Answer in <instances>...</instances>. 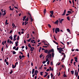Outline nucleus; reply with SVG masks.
Wrapping results in <instances>:
<instances>
[{
	"label": "nucleus",
	"mask_w": 79,
	"mask_h": 79,
	"mask_svg": "<svg viewBox=\"0 0 79 79\" xmlns=\"http://www.w3.org/2000/svg\"><path fill=\"white\" fill-rule=\"evenodd\" d=\"M60 31V28H56L55 30V32L56 34H57V33H58V32H59Z\"/></svg>",
	"instance_id": "f257e3e1"
},
{
	"label": "nucleus",
	"mask_w": 79,
	"mask_h": 79,
	"mask_svg": "<svg viewBox=\"0 0 79 79\" xmlns=\"http://www.w3.org/2000/svg\"><path fill=\"white\" fill-rule=\"evenodd\" d=\"M46 58H52V54H48V55L46 56Z\"/></svg>",
	"instance_id": "f03ea898"
},
{
	"label": "nucleus",
	"mask_w": 79,
	"mask_h": 79,
	"mask_svg": "<svg viewBox=\"0 0 79 79\" xmlns=\"http://www.w3.org/2000/svg\"><path fill=\"white\" fill-rule=\"evenodd\" d=\"M16 37H17V35H14L13 38L14 41H15V40H16Z\"/></svg>",
	"instance_id": "7ed1b4c3"
},
{
	"label": "nucleus",
	"mask_w": 79,
	"mask_h": 79,
	"mask_svg": "<svg viewBox=\"0 0 79 79\" xmlns=\"http://www.w3.org/2000/svg\"><path fill=\"white\" fill-rule=\"evenodd\" d=\"M39 73V72L37 70H35V75H36V76H37V73Z\"/></svg>",
	"instance_id": "20e7f679"
},
{
	"label": "nucleus",
	"mask_w": 79,
	"mask_h": 79,
	"mask_svg": "<svg viewBox=\"0 0 79 79\" xmlns=\"http://www.w3.org/2000/svg\"><path fill=\"white\" fill-rule=\"evenodd\" d=\"M66 14V10H64L63 14H62V16H64Z\"/></svg>",
	"instance_id": "39448f33"
},
{
	"label": "nucleus",
	"mask_w": 79,
	"mask_h": 79,
	"mask_svg": "<svg viewBox=\"0 0 79 79\" xmlns=\"http://www.w3.org/2000/svg\"><path fill=\"white\" fill-rule=\"evenodd\" d=\"M63 21H64V19H61V20H59V22L61 24H62V22Z\"/></svg>",
	"instance_id": "423d86ee"
},
{
	"label": "nucleus",
	"mask_w": 79,
	"mask_h": 79,
	"mask_svg": "<svg viewBox=\"0 0 79 79\" xmlns=\"http://www.w3.org/2000/svg\"><path fill=\"white\" fill-rule=\"evenodd\" d=\"M48 51L47 49H45L44 50V52L45 53H47L48 54Z\"/></svg>",
	"instance_id": "0eeeda50"
},
{
	"label": "nucleus",
	"mask_w": 79,
	"mask_h": 79,
	"mask_svg": "<svg viewBox=\"0 0 79 79\" xmlns=\"http://www.w3.org/2000/svg\"><path fill=\"white\" fill-rule=\"evenodd\" d=\"M74 59H75V61H76V62H77V58L76 57H75L74 58Z\"/></svg>",
	"instance_id": "6e6552de"
},
{
	"label": "nucleus",
	"mask_w": 79,
	"mask_h": 79,
	"mask_svg": "<svg viewBox=\"0 0 79 79\" xmlns=\"http://www.w3.org/2000/svg\"><path fill=\"white\" fill-rule=\"evenodd\" d=\"M28 17L30 18V17H27V18L25 19V21H28L29 20Z\"/></svg>",
	"instance_id": "1a4fd4ad"
},
{
	"label": "nucleus",
	"mask_w": 79,
	"mask_h": 79,
	"mask_svg": "<svg viewBox=\"0 0 79 79\" xmlns=\"http://www.w3.org/2000/svg\"><path fill=\"white\" fill-rule=\"evenodd\" d=\"M9 38L10 39L12 40H13V37H12V35H11L9 37Z\"/></svg>",
	"instance_id": "9d476101"
},
{
	"label": "nucleus",
	"mask_w": 79,
	"mask_h": 79,
	"mask_svg": "<svg viewBox=\"0 0 79 79\" xmlns=\"http://www.w3.org/2000/svg\"><path fill=\"white\" fill-rule=\"evenodd\" d=\"M35 71V69H32V74H34Z\"/></svg>",
	"instance_id": "9b49d317"
},
{
	"label": "nucleus",
	"mask_w": 79,
	"mask_h": 79,
	"mask_svg": "<svg viewBox=\"0 0 79 79\" xmlns=\"http://www.w3.org/2000/svg\"><path fill=\"white\" fill-rule=\"evenodd\" d=\"M55 24H58V20H57V21H56L55 22Z\"/></svg>",
	"instance_id": "f8f14e48"
},
{
	"label": "nucleus",
	"mask_w": 79,
	"mask_h": 79,
	"mask_svg": "<svg viewBox=\"0 0 79 79\" xmlns=\"http://www.w3.org/2000/svg\"><path fill=\"white\" fill-rule=\"evenodd\" d=\"M71 72L72 75H74V71H71Z\"/></svg>",
	"instance_id": "ddd939ff"
},
{
	"label": "nucleus",
	"mask_w": 79,
	"mask_h": 79,
	"mask_svg": "<svg viewBox=\"0 0 79 79\" xmlns=\"http://www.w3.org/2000/svg\"><path fill=\"white\" fill-rule=\"evenodd\" d=\"M44 15H45V13H46V9H44Z\"/></svg>",
	"instance_id": "4468645a"
},
{
	"label": "nucleus",
	"mask_w": 79,
	"mask_h": 79,
	"mask_svg": "<svg viewBox=\"0 0 79 79\" xmlns=\"http://www.w3.org/2000/svg\"><path fill=\"white\" fill-rule=\"evenodd\" d=\"M30 18L31 20V22H32V21H33V19L32 18V16L30 17Z\"/></svg>",
	"instance_id": "2eb2a0df"
},
{
	"label": "nucleus",
	"mask_w": 79,
	"mask_h": 79,
	"mask_svg": "<svg viewBox=\"0 0 79 79\" xmlns=\"http://www.w3.org/2000/svg\"><path fill=\"white\" fill-rule=\"evenodd\" d=\"M77 70H76L75 71V74H74L75 76H76V74H77Z\"/></svg>",
	"instance_id": "dca6fc26"
},
{
	"label": "nucleus",
	"mask_w": 79,
	"mask_h": 79,
	"mask_svg": "<svg viewBox=\"0 0 79 79\" xmlns=\"http://www.w3.org/2000/svg\"><path fill=\"white\" fill-rule=\"evenodd\" d=\"M51 50H49V51H48V54H51L50 53H51Z\"/></svg>",
	"instance_id": "f3484780"
},
{
	"label": "nucleus",
	"mask_w": 79,
	"mask_h": 79,
	"mask_svg": "<svg viewBox=\"0 0 79 79\" xmlns=\"http://www.w3.org/2000/svg\"><path fill=\"white\" fill-rule=\"evenodd\" d=\"M67 31H68V32H70V34H71V33L70 32H71V31H70V30H69V29H67Z\"/></svg>",
	"instance_id": "a211bd4d"
},
{
	"label": "nucleus",
	"mask_w": 79,
	"mask_h": 79,
	"mask_svg": "<svg viewBox=\"0 0 79 79\" xmlns=\"http://www.w3.org/2000/svg\"><path fill=\"white\" fill-rule=\"evenodd\" d=\"M50 13H51V15H53V10L51 11Z\"/></svg>",
	"instance_id": "6ab92c4d"
},
{
	"label": "nucleus",
	"mask_w": 79,
	"mask_h": 79,
	"mask_svg": "<svg viewBox=\"0 0 79 79\" xmlns=\"http://www.w3.org/2000/svg\"><path fill=\"white\" fill-rule=\"evenodd\" d=\"M67 19H68V21H70V19L69 18V16L67 17Z\"/></svg>",
	"instance_id": "aec40b11"
},
{
	"label": "nucleus",
	"mask_w": 79,
	"mask_h": 79,
	"mask_svg": "<svg viewBox=\"0 0 79 79\" xmlns=\"http://www.w3.org/2000/svg\"><path fill=\"white\" fill-rule=\"evenodd\" d=\"M28 47H30V48L32 47H31V44L30 43L28 44Z\"/></svg>",
	"instance_id": "412c9836"
},
{
	"label": "nucleus",
	"mask_w": 79,
	"mask_h": 79,
	"mask_svg": "<svg viewBox=\"0 0 79 79\" xmlns=\"http://www.w3.org/2000/svg\"><path fill=\"white\" fill-rule=\"evenodd\" d=\"M51 78H53V73H51Z\"/></svg>",
	"instance_id": "4be33fe9"
},
{
	"label": "nucleus",
	"mask_w": 79,
	"mask_h": 79,
	"mask_svg": "<svg viewBox=\"0 0 79 79\" xmlns=\"http://www.w3.org/2000/svg\"><path fill=\"white\" fill-rule=\"evenodd\" d=\"M76 77H77L78 76V71L77 72V74H76Z\"/></svg>",
	"instance_id": "5701e85b"
},
{
	"label": "nucleus",
	"mask_w": 79,
	"mask_h": 79,
	"mask_svg": "<svg viewBox=\"0 0 79 79\" xmlns=\"http://www.w3.org/2000/svg\"><path fill=\"white\" fill-rule=\"evenodd\" d=\"M67 13H70V14H72L71 13H72V12L70 11H68Z\"/></svg>",
	"instance_id": "b1692460"
},
{
	"label": "nucleus",
	"mask_w": 79,
	"mask_h": 79,
	"mask_svg": "<svg viewBox=\"0 0 79 79\" xmlns=\"http://www.w3.org/2000/svg\"><path fill=\"white\" fill-rule=\"evenodd\" d=\"M28 15H30V17H31V16H32L31 15V13H29V12H28Z\"/></svg>",
	"instance_id": "393cba45"
},
{
	"label": "nucleus",
	"mask_w": 79,
	"mask_h": 79,
	"mask_svg": "<svg viewBox=\"0 0 79 79\" xmlns=\"http://www.w3.org/2000/svg\"><path fill=\"white\" fill-rule=\"evenodd\" d=\"M40 74L41 76H43V72H40Z\"/></svg>",
	"instance_id": "a878e982"
},
{
	"label": "nucleus",
	"mask_w": 79,
	"mask_h": 79,
	"mask_svg": "<svg viewBox=\"0 0 79 79\" xmlns=\"http://www.w3.org/2000/svg\"><path fill=\"white\" fill-rule=\"evenodd\" d=\"M50 50L51 52H53V53H54V50H53V49H51Z\"/></svg>",
	"instance_id": "bb28decb"
},
{
	"label": "nucleus",
	"mask_w": 79,
	"mask_h": 79,
	"mask_svg": "<svg viewBox=\"0 0 79 79\" xmlns=\"http://www.w3.org/2000/svg\"><path fill=\"white\" fill-rule=\"evenodd\" d=\"M42 49V48L41 47H40L39 49V52H40V51L41 50V49Z\"/></svg>",
	"instance_id": "cd10ccee"
},
{
	"label": "nucleus",
	"mask_w": 79,
	"mask_h": 79,
	"mask_svg": "<svg viewBox=\"0 0 79 79\" xmlns=\"http://www.w3.org/2000/svg\"><path fill=\"white\" fill-rule=\"evenodd\" d=\"M55 28H53L52 29V30L53 31V33H54L55 32Z\"/></svg>",
	"instance_id": "c85d7f7f"
},
{
	"label": "nucleus",
	"mask_w": 79,
	"mask_h": 79,
	"mask_svg": "<svg viewBox=\"0 0 79 79\" xmlns=\"http://www.w3.org/2000/svg\"><path fill=\"white\" fill-rule=\"evenodd\" d=\"M12 53L13 54V55H15V54H16V52L15 51H13Z\"/></svg>",
	"instance_id": "c756f323"
},
{
	"label": "nucleus",
	"mask_w": 79,
	"mask_h": 79,
	"mask_svg": "<svg viewBox=\"0 0 79 79\" xmlns=\"http://www.w3.org/2000/svg\"><path fill=\"white\" fill-rule=\"evenodd\" d=\"M43 56V55L42 56V54H40V58H42Z\"/></svg>",
	"instance_id": "7c9ffc66"
},
{
	"label": "nucleus",
	"mask_w": 79,
	"mask_h": 79,
	"mask_svg": "<svg viewBox=\"0 0 79 79\" xmlns=\"http://www.w3.org/2000/svg\"><path fill=\"white\" fill-rule=\"evenodd\" d=\"M63 76L64 77H67V76H66L65 74H64Z\"/></svg>",
	"instance_id": "2f4dec72"
},
{
	"label": "nucleus",
	"mask_w": 79,
	"mask_h": 79,
	"mask_svg": "<svg viewBox=\"0 0 79 79\" xmlns=\"http://www.w3.org/2000/svg\"><path fill=\"white\" fill-rule=\"evenodd\" d=\"M12 68L13 69H14V68H15V65H13V64H12Z\"/></svg>",
	"instance_id": "473e14b6"
},
{
	"label": "nucleus",
	"mask_w": 79,
	"mask_h": 79,
	"mask_svg": "<svg viewBox=\"0 0 79 79\" xmlns=\"http://www.w3.org/2000/svg\"><path fill=\"white\" fill-rule=\"evenodd\" d=\"M30 48H31L30 49V50L31 52H33V49H32V48L31 47Z\"/></svg>",
	"instance_id": "72a5a7b5"
},
{
	"label": "nucleus",
	"mask_w": 79,
	"mask_h": 79,
	"mask_svg": "<svg viewBox=\"0 0 79 79\" xmlns=\"http://www.w3.org/2000/svg\"><path fill=\"white\" fill-rule=\"evenodd\" d=\"M57 50H59V51H60L61 49L60 48H58V47H57Z\"/></svg>",
	"instance_id": "f704fd0d"
},
{
	"label": "nucleus",
	"mask_w": 79,
	"mask_h": 79,
	"mask_svg": "<svg viewBox=\"0 0 79 79\" xmlns=\"http://www.w3.org/2000/svg\"><path fill=\"white\" fill-rule=\"evenodd\" d=\"M43 48H47V47H48V46H43Z\"/></svg>",
	"instance_id": "c9c22d12"
},
{
	"label": "nucleus",
	"mask_w": 79,
	"mask_h": 79,
	"mask_svg": "<svg viewBox=\"0 0 79 79\" xmlns=\"http://www.w3.org/2000/svg\"><path fill=\"white\" fill-rule=\"evenodd\" d=\"M15 44L16 47H18V44H17V42H15Z\"/></svg>",
	"instance_id": "e433bc0d"
},
{
	"label": "nucleus",
	"mask_w": 79,
	"mask_h": 79,
	"mask_svg": "<svg viewBox=\"0 0 79 79\" xmlns=\"http://www.w3.org/2000/svg\"><path fill=\"white\" fill-rule=\"evenodd\" d=\"M48 26L50 28H51V25H50V24H48Z\"/></svg>",
	"instance_id": "4c0bfd02"
},
{
	"label": "nucleus",
	"mask_w": 79,
	"mask_h": 79,
	"mask_svg": "<svg viewBox=\"0 0 79 79\" xmlns=\"http://www.w3.org/2000/svg\"><path fill=\"white\" fill-rule=\"evenodd\" d=\"M54 55H55V54H54V53H52V57H54Z\"/></svg>",
	"instance_id": "58836bf2"
},
{
	"label": "nucleus",
	"mask_w": 79,
	"mask_h": 79,
	"mask_svg": "<svg viewBox=\"0 0 79 79\" xmlns=\"http://www.w3.org/2000/svg\"><path fill=\"white\" fill-rule=\"evenodd\" d=\"M60 52H64V50H63V48H62L60 49Z\"/></svg>",
	"instance_id": "ea45409f"
},
{
	"label": "nucleus",
	"mask_w": 79,
	"mask_h": 79,
	"mask_svg": "<svg viewBox=\"0 0 79 79\" xmlns=\"http://www.w3.org/2000/svg\"><path fill=\"white\" fill-rule=\"evenodd\" d=\"M19 36H18V37H17V40H19Z\"/></svg>",
	"instance_id": "a19ab883"
},
{
	"label": "nucleus",
	"mask_w": 79,
	"mask_h": 79,
	"mask_svg": "<svg viewBox=\"0 0 79 79\" xmlns=\"http://www.w3.org/2000/svg\"><path fill=\"white\" fill-rule=\"evenodd\" d=\"M18 49H19V47H17V48L15 49V50H18Z\"/></svg>",
	"instance_id": "79ce46f5"
},
{
	"label": "nucleus",
	"mask_w": 79,
	"mask_h": 79,
	"mask_svg": "<svg viewBox=\"0 0 79 79\" xmlns=\"http://www.w3.org/2000/svg\"><path fill=\"white\" fill-rule=\"evenodd\" d=\"M16 46H15L14 47H13V49H14V50H15V49H16Z\"/></svg>",
	"instance_id": "37998d69"
},
{
	"label": "nucleus",
	"mask_w": 79,
	"mask_h": 79,
	"mask_svg": "<svg viewBox=\"0 0 79 79\" xmlns=\"http://www.w3.org/2000/svg\"><path fill=\"white\" fill-rule=\"evenodd\" d=\"M49 63H50V60H48V61L47 62V64H49Z\"/></svg>",
	"instance_id": "c03bdc74"
},
{
	"label": "nucleus",
	"mask_w": 79,
	"mask_h": 79,
	"mask_svg": "<svg viewBox=\"0 0 79 79\" xmlns=\"http://www.w3.org/2000/svg\"><path fill=\"white\" fill-rule=\"evenodd\" d=\"M1 51L3 52V47L1 48Z\"/></svg>",
	"instance_id": "a18cd8bd"
},
{
	"label": "nucleus",
	"mask_w": 79,
	"mask_h": 79,
	"mask_svg": "<svg viewBox=\"0 0 79 79\" xmlns=\"http://www.w3.org/2000/svg\"><path fill=\"white\" fill-rule=\"evenodd\" d=\"M53 37H54V38L55 39V40H57L56 39V38H55V36L54 35H53Z\"/></svg>",
	"instance_id": "49530a36"
},
{
	"label": "nucleus",
	"mask_w": 79,
	"mask_h": 79,
	"mask_svg": "<svg viewBox=\"0 0 79 79\" xmlns=\"http://www.w3.org/2000/svg\"><path fill=\"white\" fill-rule=\"evenodd\" d=\"M23 19H25L26 18V16H24L23 17Z\"/></svg>",
	"instance_id": "de8ad7c7"
},
{
	"label": "nucleus",
	"mask_w": 79,
	"mask_h": 79,
	"mask_svg": "<svg viewBox=\"0 0 79 79\" xmlns=\"http://www.w3.org/2000/svg\"><path fill=\"white\" fill-rule=\"evenodd\" d=\"M45 63H46V61H43V64H45Z\"/></svg>",
	"instance_id": "09e8293b"
},
{
	"label": "nucleus",
	"mask_w": 79,
	"mask_h": 79,
	"mask_svg": "<svg viewBox=\"0 0 79 79\" xmlns=\"http://www.w3.org/2000/svg\"><path fill=\"white\" fill-rule=\"evenodd\" d=\"M18 62H16V63L15 64V65H18Z\"/></svg>",
	"instance_id": "8fccbe9b"
},
{
	"label": "nucleus",
	"mask_w": 79,
	"mask_h": 79,
	"mask_svg": "<svg viewBox=\"0 0 79 79\" xmlns=\"http://www.w3.org/2000/svg\"><path fill=\"white\" fill-rule=\"evenodd\" d=\"M27 56L28 57V58H29V53H28L27 55Z\"/></svg>",
	"instance_id": "3c124183"
},
{
	"label": "nucleus",
	"mask_w": 79,
	"mask_h": 79,
	"mask_svg": "<svg viewBox=\"0 0 79 79\" xmlns=\"http://www.w3.org/2000/svg\"><path fill=\"white\" fill-rule=\"evenodd\" d=\"M50 68V71H52V67H51L50 66L49 67Z\"/></svg>",
	"instance_id": "603ef678"
},
{
	"label": "nucleus",
	"mask_w": 79,
	"mask_h": 79,
	"mask_svg": "<svg viewBox=\"0 0 79 79\" xmlns=\"http://www.w3.org/2000/svg\"><path fill=\"white\" fill-rule=\"evenodd\" d=\"M13 73V70H11V72H10V74H12Z\"/></svg>",
	"instance_id": "864d4df0"
},
{
	"label": "nucleus",
	"mask_w": 79,
	"mask_h": 79,
	"mask_svg": "<svg viewBox=\"0 0 79 79\" xmlns=\"http://www.w3.org/2000/svg\"><path fill=\"white\" fill-rule=\"evenodd\" d=\"M6 63L7 65H8V64H9V63L8 62H6Z\"/></svg>",
	"instance_id": "5fc2aeb1"
},
{
	"label": "nucleus",
	"mask_w": 79,
	"mask_h": 79,
	"mask_svg": "<svg viewBox=\"0 0 79 79\" xmlns=\"http://www.w3.org/2000/svg\"><path fill=\"white\" fill-rule=\"evenodd\" d=\"M50 70V69H48L47 70H46V71H48H48H49Z\"/></svg>",
	"instance_id": "6e6d98bb"
},
{
	"label": "nucleus",
	"mask_w": 79,
	"mask_h": 79,
	"mask_svg": "<svg viewBox=\"0 0 79 79\" xmlns=\"http://www.w3.org/2000/svg\"><path fill=\"white\" fill-rule=\"evenodd\" d=\"M47 74H46L44 76V77H46V76H47Z\"/></svg>",
	"instance_id": "4d7b16f0"
},
{
	"label": "nucleus",
	"mask_w": 79,
	"mask_h": 79,
	"mask_svg": "<svg viewBox=\"0 0 79 79\" xmlns=\"http://www.w3.org/2000/svg\"><path fill=\"white\" fill-rule=\"evenodd\" d=\"M48 61V58H47L46 59V62Z\"/></svg>",
	"instance_id": "13d9d810"
},
{
	"label": "nucleus",
	"mask_w": 79,
	"mask_h": 79,
	"mask_svg": "<svg viewBox=\"0 0 79 79\" xmlns=\"http://www.w3.org/2000/svg\"><path fill=\"white\" fill-rule=\"evenodd\" d=\"M7 43H9V42H10V39H8L7 40Z\"/></svg>",
	"instance_id": "bf43d9fd"
},
{
	"label": "nucleus",
	"mask_w": 79,
	"mask_h": 79,
	"mask_svg": "<svg viewBox=\"0 0 79 79\" xmlns=\"http://www.w3.org/2000/svg\"><path fill=\"white\" fill-rule=\"evenodd\" d=\"M75 51H77V52L79 51V49H75Z\"/></svg>",
	"instance_id": "052dcab7"
},
{
	"label": "nucleus",
	"mask_w": 79,
	"mask_h": 79,
	"mask_svg": "<svg viewBox=\"0 0 79 79\" xmlns=\"http://www.w3.org/2000/svg\"><path fill=\"white\" fill-rule=\"evenodd\" d=\"M53 62H51V65H53Z\"/></svg>",
	"instance_id": "680f3d73"
},
{
	"label": "nucleus",
	"mask_w": 79,
	"mask_h": 79,
	"mask_svg": "<svg viewBox=\"0 0 79 79\" xmlns=\"http://www.w3.org/2000/svg\"><path fill=\"white\" fill-rule=\"evenodd\" d=\"M64 58L63 57V58H62V59L61 60V61H63V60H64Z\"/></svg>",
	"instance_id": "e2e57ef3"
},
{
	"label": "nucleus",
	"mask_w": 79,
	"mask_h": 79,
	"mask_svg": "<svg viewBox=\"0 0 79 79\" xmlns=\"http://www.w3.org/2000/svg\"><path fill=\"white\" fill-rule=\"evenodd\" d=\"M6 15V12H4L2 16H4V15Z\"/></svg>",
	"instance_id": "0e129e2a"
},
{
	"label": "nucleus",
	"mask_w": 79,
	"mask_h": 79,
	"mask_svg": "<svg viewBox=\"0 0 79 79\" xmlns=\"http://www.w3.org/2000/svg\"><path fill=\"white\" fill-rule=\"evenodd\" d=\"M76 62H74L73 63V64L74 65V66H76Z\"/></svg>",
	"instance_id": "69168bd1"
},
{
	"label": "nucleus",
	"mask_w": 79,
	"mask_h": 79,
	"mask_svg": "<svg viewBox=\"0 0 79 79\" xmlns=\"http://www.w3.org/2000/svg\"><path fill=\"white\" fill-rule=\"evenodd\" d=\"M55 44H56V45H58V43L57 42H56L55 43Z\"/></svg>",
	"instance_id": "338daca9"
},
{
	"label": "nucleus",
	"mask_w": 79,
	"mask_h": 79,
	"mask_svg": "<svg viewBox=\"0 0 79 79\" xmlns=\"http://www.w3.org/2000/svg\"><path fill=\"white\" fill-rule=\"evenodd\" d=\"M31 65L32 66H33V63L32 62H31Z\"/></svg>",
	"instance_id": "774afa93"
}]
</instances>
